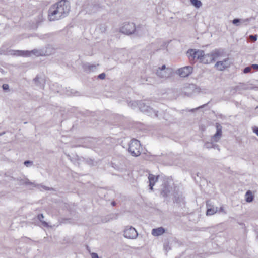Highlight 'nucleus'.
<instances>
[{
    "label": "nucleus",
    "instance_id": "nucleus-1",
    "mask_svg": "<svg viewBox=\"0 0 258 258\" xmlns=\"http://www.w3.org/2000/svg\"><path fill=\"white\" fill-rule=\"evenodd\" d=\"M70 8L69 2L66 0H61L55 3L49 9V20L55 21L66 17L70 11Z\"/></svg>",
    "mask_w": 258,
    "mask_h": 258
},
{
    "label": "nucleus",
    "instance_id": "nucleus-2",
    "mask_svg": "<svg viewBox=\"0 0 258 258\" xmlns=\"http://www.w3.org/2000/svg\"><path fill=\"white\" fill-rule=\"evenodd\" d=\"M128 151L132 156H139L141 152L140 142L136 139H132L129 144Z\"/></svg>",
    "mask_w": 258,
    "mask_h": 258
},
{
    "label": "nucleus",
    "instance_id": "nucleus-3",
    "mask_svg": "<svg viewBox=\"0 0 258 258\" xmlns=\"http://www.w3.org/2000/svg\"><path fill=\"white\" fill-rule=\"evenodd\" d=\"M139 109L143 112L147 113L149 115L157 117V111L148 106L144 101H140Z\"/></svg>",
    "mask_w": 258,
    "mask_h": 258
},
{
    "label": "nucleus",
    "instance_id": "nucleus-4",
    "mask_svg": "<svg viewBox=\"0 0 258 258\" xmlns=\"http://www.w3.org/2000/svg\"><path fill=\"white\" fill-rule=\"evenodd\" d=\"M31 53H32L36 56H43L48 55L46 52H44L41 50H34L31 52H29L28 51L17 50L15 51V53L13 54L18 56H28L30 55Z\"/></svg>",
    "mask_w": 258,
    "mask_h": 258
},
{
    "label": "nucleus",
    "instance_id": "nucleus-5",
    "mask_svg": "<svg viewBox=\"0 0 258 258\" xmlns=\"http://www.w3.org/2000/svg\"><path fill=\"white\" fill-rule=\"evenodd\" d=\"M231 64V62L229 57L224 59L223 60L217 61L214 68L218 71H222L226 68L230 67Z\"/></svg>",
    "mask_w": 258,
    "mask_h": 258
},
{
    "label": "nucleus",
    "instance_id": "nucleus-6",
    "mask_svg": "<svg viewBox=\"0 0 258 258\" xmlns=\"http://www.w3.org/2000/svg\"><path fill=\"white\" fill-rule=\"evenodd\" d=\"M124 236L128 239H136L138 236L136 230L132 226H127L124 230Z\"/></svg>",
    "mask_w": 258,
    "mask_h": 258
},
{
    "label": "nucleus",
    "instance_id": "nucleus-7",
    "mask_svg": "<svg viewBox=\"0 0 258 258\" xmlns=\"http://www.w3.org/2000/svg\"><path fill=\"white\" fill-rule=\"evenodd\" d=\"M136 30V27L133 23H126L121 28L120 31L122 33L130 35L133 33Z\"/></svg>",
    "mask_w": 258,
    "mask_h": 258
},
{
    "label": "nucleus",
    "instance_id": "nucleus-8",
    "mask_svg": "<svg viewBox=\"0 0 258 258\" xmlns=\"http://www.w3.org/2000/svg\"><path fill=\"white\" fill-rule=\"evenodd\" d=\"M170 69L166 68L165 65H163L161 68H159L156 71L157 75L160 78H166L169 76Z\"/></svg>",
    "mask_w": 258,
    "mask_h": 258
},
{
    "label": "nucleus",
    "instance_id": "nucleus-9",
    "mask_svg": "<svg viewBox=\"0 0 258 258\" xmlns=\"http://www.w3.org/2000/svg\"><path fill=\"white\" fill-rule=\"evenodd\" d=\"M193 68L190 66H186L179 69L177 71V74L181 77H186L189 76L192 72Z\"/></svg>",
    "mask_w": 258,
    "mask_h": 258
},
{
    "label": "nucleus",
    "instance_id": "nucleus-10",
    "mask_svg": "<svg viewBox=\"0 0 258 258\" xmlns=\"http://www.w3.org/2000/svg\"><path fill=\"white\" fill-rule=\"evenodd\" d=\"M188 53L189 54V55L192 57L194 59L196 58L198 59H199L201 62L205 55L204 52L202 50L195 51L193 49L188 51Z\"/></svg>",
    "mask_w": 258,
    "mask_h": 258
},
{
    "label": "nucleus",
    "instance_id": "nucleus-11",
    "mask_svg": "<svg viewBox=\"0 0 258 258\" xmlns=\"http://www.w3.org/2000/svg\"><path fill=\"white\" fill-rule=\"evenodd\" d=\"M216 133L212 137L211 140L213 142H218L221 139L222 137V126L219 124L217 123L216 124Z\"/></svg>",
    "mask_w": 258,
    "mask_h": 258
},
{
    "label": "nucleus",
    "instance_id": "nucleus-12",
    "mask_svg": "<svg viewBox=\"0 0 258 258\" xmlns=\"http://www.w3.org/2000/svg\"><path fill=\"white\" fill-rule=\"evenodd\" d=\"M206 205L207 209L206 212L207 215H213L218 212V207H215L213 205H212L210 201H207L206 202Z\"/></svg>",
    "mask_w": 258,
    "mask_h": 258
},
{
    "label": "nucleus",
    "instance_id": "nucleus-13",
    "mask_svg": "<svg viewBox=\"0 0 258 258\" xmlns=\"http://www.w3.org/2000/svg\"><path fill=\"white\" fill-rule=\"evenodd\" d=\"M20 183L21 184L32 185L34 187H37L38 189H40V190L41 189V188L44 189L45 190L52 189V188H50L48 187L45 186L41 185V184H35L34 182H30L28 179L21 180Z\"/></svg>",
    "mask_w": 258,
    "mask_h": 258
},
{
    "label": "nucleus",
    "instance_id": "nucleus-14",
    "mask_svg": "<svg viewBox=\"0 0 258 258\" xmlns=\"http://www.w3.org/2000/svg\"><path fill=\"white\" fill-rule=\"evenodd\" d=\"M256 88L257 89L258 87H253L251 85L247 84L240 83L234 88V89L236 91L241 92L243 90H251Z\"/></svg>",
    "mask_w": 258,
    "mask_h": 258
},
{
    "label": "nucleus",
    "instance_id": "nucleus-15",
    "mask_svg": "<svg viewBox=\"0 0 258 258\" xmlns=\"http://www.w3.org/2000/svg\"><path fill=\"white\" fill-rule=\"evenodd\" d=\"M214 61L222 57L224 54V51L223 49H215L213 52H211Z\"/></svg>",
    "mask_w": 258,
    "mask_h": 258
},
{
    "label": "nucleus",
    "instance_id": "nucleus-16",
    "mask_svg": "<svg viewBox=\"0 0 258 258\" xmlns=\"http://www.w3.org/2000/svg\"><path fill=\"white\" fill-rule=\"evenodd\" d=\"M165 232V229L162 227L157 228H154L152 230L151 234L153 236L156 237L163 235Z\"/></svg>",
    "mask_w": 258,
    "mask_h": 258
},
{
    "label": "nucleus",
    "instance_id": "nucleus-17",
    "mask_svg": "<svg viewBox=\"0 0 258 258\" xmlns=\"http://www.w3.org/2000/svg\"><path fill=\"white\" fill-rule=\"evenodd\" d=\"M33 82L36 86L40 87L41 88H43L45 84V82L43 78L38 76H37L33 79Z\"/></svg>",
    "mask_w": 258,
    "mask_h": 258
},
{
    "label": "nucleus",
    "instance_id": "nucleus-18",
    "mask_svg": "<svg viewBox=\"0 0 258 258\" xmlns=\"http://www.w3.org/2000/svg\"><path fill=\"white\" fill-rule=\"evenodd\" d=\"M159 176H155L153 174H149L148 176V180L149 182L150 189L153 190V187L155 183L158 181Z\"/></svg>",
    "mask_w": 258,
    "mask_h": 258
},
{
    "label": "nucleus",
    "instance_id": "nucleus-19",
    "mask_svg": "<svg viewBox=\"0 0 258 258\" xmlns=\"http://www.w3.org/2000/svg\"><path fill=\"white\" fill-rule=\"evenodd\" d=\"M214 61L212 53L205 54L202 60V62L204 64H209Z\"/></svg>",
    "mask_w": 258,
    "mask_h": 258
},
{
    "label": "nucleus",
    "instance_id": "nucleus-20",
    "mask_svg": "<svg viewBox=\"0 0 258 258\" xmlns=\"http://www.w3.org/2000/svg\"><path fill=\"white\" fill-rule=\"evenodd\" d=\"M245 201L248 203L252 202L253 200L254 197L250 190H248L245 195Z\"/></svg>",
    "mask_w": 258,
    "mask_h": 258
},
{
    "label": "nucleus",
    "instance_id": "nucleus-21",
    "mask_svg": "<svg viewBox=\"0 0 258 258\" xmlns=\"http://www.w3.org/2000/svg\"><path fill=\"white\" fill-rule=\"evenodd\" d=\"M38 219L41 222L42 225L44 227H51V226H50L48 223L45 222V221L43 220V219L44 218V216L43 214H39L37 216Z\"/></svg>",
    "mask_w": 258,
    "mask_h": 258
},
{
    "label": "nucleus",
    "instance_id": "nucleus-22",
    "mask_svg": "<svg viewBox=\"0 0 258 258\" xmlns=\"http://www.w3.org/2000/svg\"><path fill=\"white\" fill-rule=\"evenodd\" d=\"M140 101H131L128 103V106L133 109L136 108L137 107L139 108Z\"/></svg>",
    "mask_w": 258,
    "mask_h": 258
},
{
    "label": "nucleus",
    "instance_id": "nucleus-23",
    "mask_svg": "<svg viewBox=\"0 0 258 258\" xmlns=\"http://www.w3.org/2000/svg\"><path fill=\"white\" fill-rule=\"evenodd\" d=\"M191 4L197 8H200L202 5V2L199 0H190Z\"/></svg>",
    "mask_w": 258,
    "mask_h": 258
},
{
    "label": "nucleus",
    "instance_id": "nucleus-24",
    "mask_svg": "<svg viewBox=\"0 0 258 258\" xmlns=\"http://www.w3.org/2000/svg\"><path fill=\"white\" fill-rule=\"evenodd\" d=\"M214 142L211 141V142H206L204 144V147L207 149L212 148L213 146Z\"/></svg>",
    "mask_w": 258,
    "mask_h": 258
},
{
    "label": "nucleus",
    "instance_id": "nucleus-25",
    "mask_svg": "<svg viewBox=\"0 0 258 258\" xmlns=\"http://www.w3.org/2000/svg\"><path fill=\"white\" fill-rule=\"evenodd\" d=\"M43 20V16L42 13H39L37 16V18L36 19V22L37 24H39L42 22Z\"/></svg>",
    "mask_w": 258,
    "mask_h": 258
},
{
    "label": "nucleus",
    "instance_id": "nucleus-26",
    "mask_svg": "<svg viewBox=\"0 0 258 258\" xmlns=\"http://www.w3.org/2000/svg\"><path fill=\"white\" fill-rule=\"evenodd\" d=\"M218 212L222 213L224 214H226L227 213L226 211L225 210V209L223 206L220 207L219 210H218Z\"/></svg>",
    "mask_w": 258,
    "mask_h": 258
},
{
    "label": "nucleus",
    "instance_id": "nucleus-27",
    "mask_svg": "<svg viewBox=\"0 0 258 258\" xmlns=\"http://www.w3.org/2000/svg\"><path fill=\"white\" fill-rule=\"evenodd\" d=\"M97 66H98V64H97V65H88V69L90 71H94L96 69V67Z\"/></svg>",
    "mask_w": 258,
    "mask_h": 258
},
{
    "label": "nucleus",
    "instance_id": "nucleus-28",
    "mask_svg": "<svg viewBox=\"0 0 258 258\" xmlns=\"http://www.w3.org/2000/svg\"><path fill=\"white\" fill-rule=\"evenodd\" d=\"M240 21H241V19L236 18V19H233V20L232 21V23H233V24H234V25H235L236 26H238L239 25V23Z\"/></svg>",
    "mask_w": 258,
    "mask_h": 258
},
{
    "label": "nucleus",
    "instance_id": "nucleus-29",
    "mask_svg": "<svg viewBox=\"0 0 258 258\" xmlns=\"http://www.w3.org/2000/svg\"><path fill=\"white\" fill-rule=\"evenodd\" d=\"M188 89V88H184L182 91V93L187 96H189L191 95L190 93L187 92Z\"/></svg>",
    "mask_w": 258,
    "mask_h": 258
},
{
    "label": "nucleus",
    "instance_id": "nucleus-30",
    "mask_svg": "<svg viewBox=\"0 0 258 258\" xmlns=\"http://www.w3.org/2000/svg\"><path fill=\"white\" fill-rule=\"evenodd\" d=\"M3 89L5 91H8L9 90V86L7 84H4L2 86Z\"/></svg>",
    "mask_w": 258,
    "mask_h": 258
},
{
    "label": "nucleus",
    "instance_id": "nucleus-31",
    "mask_svg": "<svg viewBox=\"0 0 258 258\" xmlns=\"http://www.w3.org/2000/svg\"><path fill=\"white\" fill-rule=\"evenodd\" d=\"M249 38L250 39L253 41H255L257 40V35H251L249 36Z\"/></svg>",
    "mask_w": 258,
    "mask_h": 258
},
{
    "label": "nucleus",
    "instance_id": "nucleus-32",
    "mask_svg": "<svg viewBox=\"0 0 258 258\" xmlns=\"http://www.w3.org/2000/svg\"><path fill=\"white\" fill-rule=\"evenodd\" d=\"M106 77V74L104 73H102L100 74H99L98 76V78L100 79H104Z\"/></svg>",
    "mask_w": 258,
    "mask_h": 258
},
{
    "label": "nucleus",
    "instance_id": "nucleus-33",
    "mask_svg": "<svg viewBox=\"0 0 258 258\" xmlns=\"http://www.w3.org/2000/svg\"><path fill=\"white\" fill-rule=\"evenodd\" d=\"M251 67H249L245 68L244 69L243 72L244 73H249L251 71Z\"/></svg>",
    "mask_w": 258,
    "mask_h": 258
},
{
    "label": "nucleus",
    "instance_id": "nucleus-34",
    "mask_svg": "<svg viewBox=\"0 0 258 258\" xmlns=\"http://www.w3.org/2000/svg\"><path fill=\"white\" fill-rule=\"evenodd\" d=\"M253 131L258 136V127L255 126V127H253Z\"/></svg>",
    "mask_w": 258,
    "mask_h": 258
},
{
    "label": "nucleus",
    "instance_id": "nucleus-35",
    "mask_svg": "<svg viewBox=\"0 0 258 258\" xmlns=\"http://www.w3.org/2000/svg\"><path fill=\"white\" fill-rule=\"evenodd\" d=\"M251 68H253L255 70H258V64H253L251 65Z\"/></svg>",
    "mask_w": 258,
    "mask_h": 258
},
{
    "label": "nucleus",
    "instance_id": "nucleus-36",
    "mask_svg": "<svg viewBox=\"0 0 258 258\" xmlns=\"http://www.w3.org/2000/svg\"><path fill=\"white\" fill-rule=\"evenodd\" d=\"M213 148H214V149H218V150H220V148H219V147L218 145L216 144H213Z\"/></svg>",
    "mask_w": 258,
    "mask_h": 258
},
{
    "label": "nucleus",
    "instance_id": "nucleus-37",
    "mask_svg": "<svg viewBox=\"0 0 258 258\" xmlns=\"http://www.w3.org/2000/svg\"><path fill=\"white\" fill-rule=\"evenodd\" d=\"M31 163H32V162L31 161H26L24 162V164L26 166H28V164H31Z\"/></svg>",
    "mask_w": 258,
    "mask_h": 258
},
{
    "label": "nucleus",
    "instance_id": "nucleus-38",
    "mask_svg": "<svg viewBox=\"0 0 258 258\" xmlns=\"http://www.w3.org/2000/svg\"><path fill=\"white\" fill-rule=\"evenodd\" d=\"M0 71L2 74H4L5 73V71L2 69H0Z\"/></svg>",
    "mask_w": 258,
    "mask_h": 258
},
{
    "label": "nucleus",
    "instance_id": "nucleus-39",
    "mask_svg": "<svg viewBox=\"0 0 258 258\" xmlns=\"http://www.w3.org/2000/svg\"><path fill=\"white\" fill-rule=\"evenodd\" d=\"M5 133V132H3L2 133H0V136H2L3 135H4V134Z\"/></svg>",
    "mask_w": 258,
    "mask_h": 258
},
{
    "label": "nucleus",
    "instance_id": "nucleus-40",
    "mask_svg": "<svg viewBox=\"0 0 258 258\" xmlns=\"http://www.w3.org/2000/svg\"><path fill=\"white\" fill-rule=\"evenodd\" d=\"M202 107H203V106H201V107H199L196 108V109H194V110H195V109H196H196H198V108H202ZM193 110H194V109H192V111H193Z\"/></svg>",
    "mask_w": 258,
    "mask_h": 258
},
{
    "label": "nucleus",
    "instance_id": "nucleus-41",
    "mask_svg": "<svg viewBox=\"0 0 258 258\" xmlns=\"http://www.w3.org/2000/svg\"><path fill=\"white\" fill-rule=\"evenodd\" d=\"M114 204H115L114 202H113V203H112V205H114Z\"/></svg>",
    "mask_w": 258,
    "mask_h": 258
}]
</instances>
